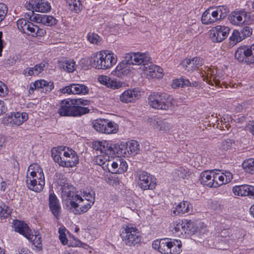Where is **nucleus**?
I'll use <instances>...</instances> for the list:
<instances>
[{
	"label": "nucleus",
	"instance_id": "f8f14e48",
	"mask_svg": "<svg viewBox=\"0 0 254 254\" xmlns=\"http://www.w3.org/2000/svg\"><path fill=\"white\" fill-rule=\"evenodd\" d=\"M138 184L143 190H153L156 184L152 181V176L146 172H141L138 175Z\"/></svg>",
	"mask_w": 254,
	"mask_h": 254
},
{
	"label": "nucleus",
	"instance_id": "aec40b11",
	"mask_svg": "<svg viewBox=\"0 0 254 254\" xmlns=\"http://www.w3.org/2000/svg\"><path fill=\"white\" fill-rule=\"evenodd\" d=\"M214 8L210 7L204 11L201 16L202 23L208 25L219 21Z\"/></svg>",
	"mask_w": 254,
	"mask_h": 254
},
{
	"label": "nucleus",
	"instance_id": "393cba45",
	"mask_svg": "<svg viewBox=\"0 0 254 254\" xmlns=\"http://www.w3.org/2000/svg\"><path fill=\"white\" fill-rule=\"evenodd\" d=\"M214 172L213 171H206L201 173L199 180L202 185L210 188H213L214 182L213 177Z\"/></svg>",
	"mask_w": 254,
	"mask_h": 254
},
{
	"label": "nucleus",
	"instance_id": "5fc2aeb1",
	"mask_svg": "<svg viewBox=\"0 0 254 254\" xmlns=\"http://www.w3.org/2000/svg\"><path fill=\"white\" fill-rule=\"evenodd\" d=\"M7 12V6L3 3H0V23L4 19Z\"/></svg>",
	"mask_w": 254,
	"mask_h": 254
},
{
	"label": "nucleus",
	"instance_id": "6e6d98bb",
	"mask_svg": "<svg viewBox=\"0 0 254 254\" xmlns=\"http://www.w3.org/2000/svg\"><path fill=\"white\" fill-rule=\"evenodd\" d=\"M230 235V232L227 229H224L222 230L220 233L219 235V237L218 238L220 239H234V236L233 235H231V236Z\"/></svg>",
	"mask_w": 254,
	"mask_h": 254
},
{
	"label": "nucleus",
	"instance_id": "412c9836",
	"mask_svg": "<svg viewBox=\"0 0 254 254\" xmlns=\"http://www.w3.org/2000/svg\"><path fill=\"white\" fill-rule=\"evenodd\" d=\"M139 96L140 94L138 91L133 89L125 91L121 94L120 99L122 102L128 103L136 100Z\"/></svg>",
	"mask_w": 254,
	"mask_h": 254
},
{
	"label": "nucleus",
	"instance_id": "c03bdc74",
	"mask_svg": "<svg viewBox=\"0 0 254 254\" xmlns=\"http://www.w3.org/2000/svg\"><path fill=\"white\" fill-rule=\"evenodd\" d=\"M234 143L235 141L233 139H225L221 141L220 148L221 150H228L232 148Z\"/></svg>",
	"mask_w": 254,
	"mask_h": 254
},
{
	"label": "nucleus",
	"instance_id": "09e8293b",
	"mask_svg": "<svg viewBox=\"0 0 254 254\" xmlns=\"http://www.w3.org/2000/svg\"><path fill=\"white\" fill-rule=\"evenodd\" d=\"M242 39L243 40L247 37L250 36L252 34V29L250 27L246 26L239 31Z\"/></svg>",
	"mask_w": 254,
	"mask_h": 254
},
{
	"label": "nucleus",
	"instance_id": "c756f323",
	"mask_svg": "<svg viewBox=\"0 0 254 254\" xmlns=\"http://www.w3.org/2000/svg\"><path fill=\"white\" fill-rule=\"evenodd\" d=\"M249 185H243L241 186H236L233 188V193L236 195L248 196Z\"/></svg>",
	"mask_w": 254,
	"mask_h": 254
},
{
	"label": "nucleus",
	"instance_id": "58836bf2",
	"mask_svg": "<svg viewBox=\"0 0 254 254\" xmlns=\"http://www.w3.org/2000/svg\"><path fill=\"white\" fill-rule=\"evenodd\" d=\"M246 235L247 232L245 230L242 229L237 230L235 235L234 236L236 242L235 245L238 246L239 244H241Z\"/></svg>",
	"mask_w": 254,
	"mask_h": 254
},
{
	"label": "nucleus",
	"instance_id": "4c0bfd02",
	"mask_svg": "<svg viewBox=\"0 0 254 254\" xmlns=\"http://www.w3.org/2000/svg\"><path fill=\"white\" fill-rule=\"evenodd\" d=\"M207 74L206 75L207 78L206 82L209 84L213 85V82L215 84L216 86L219 85L220 81L217 79L216 76L213 75L212 74L214 73V71H211L210 68H207Z\"/></svg>",
	"mask_w": 254,
	"mask_h": 254
},
{
	"label": "nucleus",
	"instance_id": "8fccbe9b",
	"mask_svg": "<svg viewBox=\"0 0 254 254\" xmlns=\"http://www.w3.org/2000/svg\"><path fill=\"white\" fill-rule=\"evenodd\" d=\"M230 41L233 42L234 43H237L241 41L242 39L240 35L239 30H234L232 35L230 37Z\"/></svg>",
	"mask_w": 254,
	"mask_h": 254
},
{
	"label": "nucleus",
	"instance_id": "f3484780",
	"mask_svg": "<svg viewBox=\"0 0 254 254\" xmlns=\"http://www.w3.org/2000/svg\"><path fill=\"white\" fill-rule=\"evenodd\" d=\"M17 26L21 32L28 35H32L34 33V29L37 28V25L24 18L20 19L17 21Z\"/></svg>",
	"mask_w": 254,
	"mask_h": 254
},
{
	"label": "nucleus",
	"instance_id": "6ab92c4d",
	"mask_svg": "<svg viewBox=\"0 0 254 254\" xmlns=\"http://www.w3.org/2000/svg\"><path fill=\"white\" fill-rule=\"evenodd\" d=\"M29 4L33 10L40 12H47L51 8L50 4L44 0H31Z\"/></svg>",
	"mask_w": 254,
	"mask_h": 254
},
{
	"label": "nucleus",
	"instance_id": "cd10ccee",
	"mask_svg": "<svg viewBox=\"0 0 254 254\" xmlns=\"http://www.w3.org/2000/svg\"><path fill=\"white\" fill-rule=\"evenodd\" d=\"M183 222L184 224L183 226L185 233L191 235L197 232L198 227L191 220L185 219L183 220Z\"/></svg>",
	"mask_w": 254,
	"mask_h": 254
},
{
	"label": "nucleus",
	"instance_id": "774afa93",
	"mask_svg": "<svg viewBox=\"0 0 254 254\" xmlns=\"http://www.w3.org/2000/svg\"><path fill=\"white\" fill-rule=\"evenodd\" d=\"M30 252L26 248L19 247L17 250L15 251L14 254H29Z\"/></svg>",
	"mask_w": 254,
	"mask_h": 254
},
{
	"label": "nucleus",
	"instance_id": "c85d7f7f",
	"mask_svg": "<svg viewBox=\"0 0 254 254\" xmlns=\"http://www.w3.org/2000/svg\"><path fill=\"white\" fill-rule=\"evenodd\" d=\"M59 66L68 72H73L76 69V64L73 60H67L61 62L59 63Z\"/></svg>",
	"mask_w": 254,
	"mask_h": 254
},
{
	"label": "nucleus",
	"instance_id": "2eb2a0df",
	"mask_svg": "<svg viewBox=\"0 0 254 254\" xmlns=\"http://www.w3.org/2000/svg\"><path fill=\"white\" fill-rule=\"evenodd\" d=\"M62 93L73 94H86L89 92L88 88L82 84H70L60 89Z\"/></svg>",
	"mask_w": 254,
	"mask_h": 254
},
{
	"label": "nucleus",
	"instance_id": "6e6552de",
	"mask_svg": "<svg viewBox=\"0 0 254 254\" xmlns=\"http://www.w3.org/2000/svg\"><path fill=\"white\" fill-rule=\"evenodd\" d=\"M120 236L126 245L128 246H134L141 242L138 230L130 225H124L121 228Z\"/></svg>",
	"mask_w": 254,
	"mask_h": 254
},
{
	"label": "nucleus",
	"instance_id": "4be33fe9",
	"mask_svg": "<svg viewBox=\"0 0 254 254\" xmlns=\"http://www.w3.org/2000/svg\"><path fill=\"white\" fill-rule=\"evenodd\" d=\"M236 242L235 239H220L218 238L214 242L215 248L225 250L228 249L230 247H235Z\"/></svg>",
	"mask_w": 254,
	"mask_h": 254
},
{
	"label": "nucleus",
	"instance_id": "3c124183",
	"mask_svg": "<svg viewBox=\"0 0 254 254\" xmlns=\"http://www.w3.org/2000/svg\"><path fill=\"white\" fill-rule=\"evenodd\" d=\"M158 125V129L163 131L169 130L171 127V125L165 120H159V124Z\"/></svg>",
	"mask_w": 254,
	"mask_h": 254
},
{
	"label": "nucleus",
	"instance_id": "bb28decb",
	"mask_svg": "<svg viewBox=\"0 0 254 254\" xmlns=\"http://www.w3.org/2000/svg\"><path fill=\"white\" fill-rule=\"evenodd\" d=\"M191 204L187 201H184L179 203L172 211L175 215L183 214L189 212L190 208H191Z\"/></svg>",
	"mask_w": 254,
	"mask_h": 254
},
{
	"label": "nucleus",
	"instance_id": "0eeeda50",
	"mask_svg": "<svg viewBox=\"0 0 254 254\" xmlns=\"http://www.w3.org/2000/svg\"><path fill=\"white\" fill-rule=\"evenodd\" d=\"M89 111L88 108L76 106L73 99H67L61 101L58 113L61 116L80 117Z\"/></svg>",
	"mask_w": 254,
	"mask_h": 254
},
{
	"label": "nucleus",
	"instance_id": "13d9d810",
	"mask_svg": "<svg viewBox=\"0 0 254 254\" xmlns=\"http://www.w3.org/2000/svg\"><path fill=\"white\" fill-rule=\"evenodd\" d=\"M47 84V81L44 80H40L35 81L33 83V86L35 89L39 90L41 92L44 88V86Z\"/></svg>",
	"mask_w": 254,
	"mask_h": 254
},
{
	"label": "nucleus",
	"instance_id": "de8ad7c7",
	"mask_svg": "<svg viewBox=\"0 0 254 254\" xmlns=\"http://www.w3.org/2000/svg\"><path fill=\"white\" fill-rule=\"evenodd\" d=\"M66 231L65 228H62L61 227L59 229V239L63 245H65L67 244L68 240L66 238L65 231Z\"/></svg>",
	"mask_w": 254,
	"mask_h": 254
},
{
	"label": "nucleus",
	"instance_id": "e2e57ef3",
	"mask_svg": "<svg viewBox=\"0 0 254 254\" xmlns=\"http://www.w3.org/2000/svg\"><path fill=\"white\" fill-rule=\"evenodd\" d=\"M45 67V64H40L36 65L34 67H32L35 75H38L41 73Z\"/></svg>",
	"mask_w": 254,
	"mask_h": 254
},
{
	"label": "nucleus",
	"instance_id": "2f4dec72",
	"mask_svg": "<svg viewBox=\"0 0 254 254\" xmlns=\"http://www.w3.org/2000/svg\"><path fill=\"white\" fill-rule=\"evenodd\" d=\"M127 152L128 154H137L139 150V144L136 141L131 140L127 142Z\"/></svg>",
	"mask_w": 254,
	"mask_h": 254
},
{
	"label": "nucleus",
	"instance_id": "5701e85b",
	"mask_svg": "<svg viewBox=\"0 0 254 254\" xmlns=\"http://www.w3.org/2000/svg\"><path fill=\"white\" fill-rule=\"evenodd\" d=\"M250 55L248 46L239 47L235 54V57L239 62H244L247 64H250L248 61Z\"/></svg>",
	"mask_w": 254,
	"mask_h": 254
},
{
	"label": "nucleus",
	"instance_id": "f257e3e1",
	"mask_svg": "<svg viewBox=\"0 0 254 254\" xmlns=\"http://www.w3.org/2000/svg\"><path fill=\"white\" fill-rule=\"evenodd\" d=\"M61 190L62 201L74 214L86 212L91 207L90 203H83L82 198L76 194L75 188L68 183L62 185Z\"/></svg>",
	"mask_w": 254,
	"mask_h": 254
},
{
	"label": "nucleus",
	"instance_id": "49530a36",
	"mask_svg": "<svg viewBox=\"0 0 254 254\" xmlns=\"http://www.w3.org/2000/svg\"><path fill=\"white\" fill-rule=\"evenodd\" d=\"M10 208L5 204L0 205V215L4 218L8 217L11 214Z\"/></svg>",
	"mask_w": 254,
	"mask_h": 254
},
{
	"label": "nucleus",
	"instance_id": "423d86ee",
	"mask_svg": "<svg viewBox=\"0 0 254 254\" xmlns=\"http://www.w3.org/2000/svg\"><path fill=\"white\" fill-rule=\"evenodd\" d=\"M148 104L152 108L157 110H173L175 107V101L166 93L153 92L148 97Z\"/></svg>",
	"mask_w": 254,
	"mask_h": 254
},
{
	"label": "nucleus",
	"instance_id": "dca6fc26",
	"mask_svg": "<svg viewBox=\"0 0 254 254\" xmlns=\"http://www.w3.org/2000/svg\"><path fill=\"white\" fill-rule=\"evenodd\" d=\"M49 204L50 210L53 215L57 219H59L61 214V207L59 199L54 193L50 194Z\"/></svg>",
	"mask_w": 254,
	"mask_h": 254
},
{
	"label": "nucleus",
	"instance_id": "20e7f679",
	"mask_svg": "<svg viewBox=\"0 0 254 254\" xmlns=\"http://www.w3.org/2000/svg\"><path fill=\"white\" fill-rule=\"evenodd\" d=\"M109 156L98 155L95 159V162L98 165L102 166L105 170L116 174H122L127 171V165L123 159L116 158L113 160L109 159Z\"/></svg>",
	"mask_w": 254,
	"mask_h": 254
},
{
	"label": "nucleus",
	"instance_id": "680f3d73",
	"mask_svg": "<svg viewBox=\"0 0 254 254\" xmlns=\"http://www.w3.org/2000/svg\"><path fill=\"white\" fill-rule=\"evenodd\" d=\"M73 102H74V104L76 106H80V105H87L90 104V101L88 100H84L83 99H73Z\"/></svg>",
	"mask_w": 254,
	"mask_h": 254
},
{
	"label": "nucleus",
	"instance_id": "0e129e2a",
	"mask_svg": "<svg viewBox=\"0 0 254 254\" xmlns=\"http://www.w3.org/2000/svg\"><path fill=\"white\" fill-rule=\"evenodd\" d=\"M120 87H121V85L119 82H117L116 81L111 79H110L107 85V87L111 88L113 89H118Z\"/></svg>",
	"mask_w": 254,
	"mask_h": 254
},
{
	"label": "nucleus",
	"instance_id": "ea45409f",
	"mask_svg": "<svg viewBox=\"0 0 254 254\" xmlns=\"http://www.w3.org/2000/svg\"><path fill=\"white\" fill-rule=\"evenodd\" d=\"M213 177L214 186L213 188H217L223 184H225V180L224 175L222 173H214Z\"/></svg>",
	"mask_w": 254,
	"mask_h": 254
},
{
	"label": "nucleus",
	"instance_id": "a211bd4d",
	"mask_svg": "<svg viewBox=\"0 0 254 254\" xmlns=\"http://www.w3.org/2000/svg\"><path fill=\"white\" fill-rule=\"evenodd\" d=\"M202 64V60L198 57L192 59H186L183 63L185 70L188 72H192L197 69Z\"/></svg>",
	"mask_w": 254,
	"mask_h": 254
},
{
	"label": "nucleus",
	"instance_id": "69168bd1",
	"mask_svg": "<svg viewBox=\"0 0 254 254\" xmlns=\"http://www.w3.org/2000/svg\"><path fill=\"white\" fill-rule=\"evenodd\" d=\"M175 173L178 175L179 178L184 179L187 177V172L183 168H180Z\"/></svg>",
	"mask_w": 254,
	"mask_h": 254
},
{
	"label": "nucleus",
	"instance_id": "f03ea898",
	"mask_svg": "<svg viewBox=\"0 0 254 254\" xmlns=\"http://www.w3.org/2000/svg\"><path fill=\"white\" fill-rule=\"evenodd\" d=\"M59 146L53 148L51 155L54 161L63 167H72L79 162L78 157L76 152L72 149Z\"/></svg>",
	"mask_w": 254,
	"mask_h": 254
},
{
	"label": "nucleus",
	"instance_id": "1a4fd4ad",
	"mask_svg": "<svg viewBox=\"0 0 254 254\" xmlns=\"http://www.w3.org/2000/svg\"><path fill=\"white\" fill-rule=\"evenodd\" d=\"M15 231L23 235L30 241L33 243L37 248L40 247L42 244L41 237L39 234L35 233V235L31 234V230L27 224L20 220H16L14 222Z\"/></svg>",
	"mask_w": 254,
	"mask_h": 254
},
{
	"label": "nucleus",
	"instance_id": "a18cd8bd",
	"mask_svg": "<svg viewBox=\"0 0 254 254\" xmlns=\"http://www.w3.org/2000/svg\"><path fill=\"white\" fill-rule=\"evenodd\" d=\"M88 40L91 43L96 45L101 44V38L97 34L94 33H89L88 35Z\"/></svg>",
	"mask_w": 254,
	"mask_h": 254
},
{
	"label": "nucleus",
	"instance_id": "f704fd0d",
	"mask_svg": "<svg viewBox=\"0 0 254 254\" xmlns=\"http://www.w3.org/2000/svg\"><path fill=\"white\" fill-rule=\"evenodd\" d=\"M30 177H34L36 176L38 174H44L42 169L40 167V165L37 163H34L30 165L28 167V171H30Z\"/></svg>",
	"mask_w": 254,
	"mask_h": 254
},
{
	"label": "nucleus",
	"instance_id": "72a5a7b5",
	"mask_svg": "<svg viewBox=\"0 0 254 254\" xmlns=\"http://www.w3.org/2000/svg\"><path fill=\"white\" fill-rule=\"evenodd\" d=\"M182 242L180 240H174L170 245L171 253L169 254H179L182 252Z\"/></svg>",
	"mask_w": 254,
	"mask_h": 254
},
{
	"label": "nucleus",
	"instance_id": "7ed1b4c3",
	"mask_svg": "<svg viewBox=\"0 0 254 254\" xmlns=\"http://www.w3.org/2000/svg\"><path fill=\"white\" fill-rule=\"evenodd\" d=\"M142 53L126 54L125 60L120 63L112 73L119 77L123 78L131 72V65H140L142 63Z\"/></svg>",
	"mask_w": 254,
	"mask_h": 254
},
{
	"label": "nucleus",
	"instance_id": "7c9ffc66",
	"mask_svg": "<svg viewBox=\"0 0 254 254\" xmlns=\"http://www.w3.org/2000/svg\"><path fill=\"white\" fill-rule=\"evenodd\" d=\"M106 119H98L94 121L93 127L99 132L106 133Z\"/></svg>",
	"mask_w": 254,
	"mask_h": 254
},
{
	"label": "nucleus",
	"instance_id": "39448f33",
	"mask_svg": "<svg viewBox=\"0 0 254 254\" xmlns=\"http://www.w3.org/2000/svg\"><path fill=\"white\" fill-rule=\"evenodd\" d=\"M117 62V56L113 53L107 51H100L93 54L89 59L90 64L98 69L110 68Z\"/></svg>",
	"mask_w": 254,
	"mask_h": 254
},
{
	"label": "nucleus",
	"instance_id": "4468645a",
	"mask_svg": "<svg viewBox=\"0 0 254 254\" xmlns=\"http://www.w3.org/2000/svg\"><path fill=\"white\" fill-rule=\"evenodd\" d=\"M32 15L30 16V19L31 21L36 23H42L47 26H54L57 24V19L52 16L45 14H34L32 10Z\"/></svg>",
	"mask_w": 254,
	"mask_h": 254
},
{
	"label": "nucleus",
	"instance_id": "052dcab7",
	"mask_svg": "<svg viewBox=\"0 0 254 254\" xmlns=\"http://www.w3.org/2000/svg\"><path fill=\"white\" fill-rule=\"evenodd\" d=\"M250 53V58H248V62L250 64L254 63V44L251 46H248Z\"/></svg>",
	"mask_w": 254,
	"mask_h": 254
},
{
	"label": "nucleus",
	"instance_id": "864d4df0",
	"mask_svg": "<svg viewBox=\"0 0 254 254\" xmlns=\"http://www.w3.org/2000/svg\"><path fill=\"white\" fill-rule=\"evenodd\" d=\"M111 149V155H115L117 154L118 155H123V153L121 152L120 149V147L119 144H110V147Z\"/></svg>",
	"mask_w": 254,
	"mask_h": 254
},
{
	"label": "nucleus",
	"instance_id": "c9c22d12",
	"mask_svg": "<svg viewBox=\"0 0 254 254\" xmlns=\"http://www.w3.org/2000/svg\"><path fill=\"white\" fill-rule=\"evenodd\" d=\"M219 20L224 19L229 12V9L225 6H219L214 8Z\"/></svg>",
	"mask_w": 254,
	"mask_h": 254
},
{
	"label": "nucleus",
	"instance_id": "a878e982",
	"mask_svg": "<svg viewBox=\"0 0 254 254\" xmlns=\"http://www.w3.org/2000/svg\"><path fill=\"white\" fill-rule=\"evenodd\" d=\"M247 15L246 12L243 10L233 11L229 15V19L232 24L239 25L244 22L243 18H245Z\"/></svg>",
	"mask_w": 254,
	"mask_h": 254
},
{
	"label": "nucleus",
	"instance_id": "9b49d317",
	"mask_svg": "<svg viewBox=\"0 0 254 254\" xmlns=\"http://www.w3.org/2000/svg\"><path fill=\"white\" fill-rule=\"evenodd\" d=\"M28 117L27 113L16 112L8 115L4 120V123L11 126H19L27 121Z\"/></svg>",
	"mask_w": 254,
	"mask_h": 254
},
{
	"label": "nucleus",
	"instance_id": "79ce46f5",
	"mask_svg": "<svg viewBox=\"0 0 254 254\" xmlns=\"http://www.w3.org/2000/svg\"><path fill=\"white\" fill-rule=\"evenodd\" d=\"M140 68L145 72V73L147 75L150 76L152 78H161L158 74L157 73L155 70L152 67H148L144 69V67H143V63H141V64H140Z\"/></svg>",
	"mask_w": 254,
	"mask_h": 254
},
{
	"label": "nucleus",
	"instance_id": "b1692460",
	"mask_svg": "<svg viewBox=\"0 0 254 254\" xmlns=\"http://www.w3.org/2000/svg\"><path fill=\"white\" fill-rule=\"evenodd\" d=\"M143 57L142 58V63H143V67L144 68H149L152 67L154 70L156 71L157 74L162 78L163 77L162 72L163 69L158 66L154 65L150 61L151 58L147 53H142Z\"/></svg>",
	"mask_w": 254,
	"mask_h": 254
},
{
	"label": "nucleus",
	"instance_id": "603ef678",
	"mask_svg": "<svg viewBox=\"0 0 254 254\" xmlns=\"http://www.w3.org/2000/svg\"><path fill=\"white\" fill-rule=\"evenodd\" d=\"M184 223L183 222V220H182L181 222H177L176 221L174 223V228L173 229L175 231V233H180L181 234L184 232Z\"/></svg>",
	"mask_w": 254,
	"mask_h": 254
},
{
	"label": "nucleus",
	"instance_id": "a19ab883",
	"mask_svg": "<svg viewBox=\"0 0 254 254\" xmlns=\"http://www.w3.org/2000/svg\"><path fill=\"white\" fill-rule=\"evenodd\" d=\"M106 124V133H114L117 131L118 129V125L116 123L107 120Z\"/></svg>",
	"mask_w": 254,
	"mask_h": 254
},
{
	"label": "nucleus",
	"instance_id": "ddd939ff",
	"mask_svg": "<svg viewBox=\"0 0 254 254\" xmlns=\"http://www.w3.org/2000/svg\"><path fill=\"white\" fill-rule=\"evenodd\" d=\"M26 183L28 188L34 191L40 192L43 190L45 186V177L44 174H39L38 181L34 177L27 175Z\"/></svg>",
	"mask_w": 254,
	"mask_h": 254
},
{
	"label": "nucleus",
	"instance_id": "9d476101",
	"mask_svg": "<svg viewBox=\"0 0 254 254\" xmlns=\"http://www.w3.org/2000/svg\"><path fill=\"white\" fill-rule=\"evenodd\" d=\"M229 32L228 27L217 25L211 29L210 38L214 42H221L227 37Z\"/></svg>",
	"mask_w": 254,
	"mask_h": 254
},
{
	"label": "nucleus",
	"instance_id": "bf43d9fd",
	"mask_svg": "<svg viewBox=\"0 0 254 254\" xmlns=\"http://www.w3.org/2000/svg\"><path fill=\"white\" fill-rule=\"evenodd\" d=\"M46 33V30L45 29L40 28L38 26H37V28L34 29V33L32 34L33 37H37V36H44Z\"/></svg>",
	"mask_w": 254,
	"mask_h": 254
},
{
	"label": "nucleus",
	"instance_id": "e433bc0d",
	"mask_svg": "<svg viewBox=\"0 0 254 254\" xmlns=\"http://www.w3.org/2000/svg\"><path fill=\"white\" fill-rule=\"evenodd\" d=\"M244 170L249 173H254V159L250 158L244 161L242 164Z\"/></svg>",
	"mask_w": 254,
	"mask_h": 254
},
{
	"label": "nucleus",
	"instance_id": "473e14b6",
	"mask_svg": "<svg viewBox=\"0 0 254 254\" xmlns=\"http://www.w3.org/2000/svg\"><path fill=\"white\" fill-rule=\"evenodd\" d=\"M170 245L171 241H169L168 239H161L159 252L163 254H169L171 253Z\"/></svg>",
	"mask_w": 254,
	"mask_h": 254
},
{
	"label": "nucleus",
	"instance_id": "338daca9",
	"mask_svg": "<svg viewBox=\"0 0 254 254\" xmlns=\"http://www.w3.org/2000/svg\"><path fill=\"white\" fill-rule=\"evenodd\" d=\"M110 78L106 75H100L98 77V81L106 85L107 87L108 84L110 81Z\"/></svg>",
	"mask_w": 254,
	"mask_h": 254
},
{
	"label": "nucleus",
	"instance_id": "37998d69",
	"mask_svg": "<svg viewBox=\"0 0 254 254\" xmlns=\"http://www.w3.org/2000/svg\"><path fill=\"white\" fill-rule=\"evenodd\" d=\"M66 3L69 6H73L74 11L77 13L82 8V5L80 0H66Z\"/></svg>",
	"mask_w": 254,
	"mask_h": 254
},
{
	"label": "nucleus",
	"instance_id": "4d7b16f0",
	"mask_svg": "<svg viewBox=\"0 0 254 254\" xmlns=\"http://www.w3.org/2000/svg\"><path fill=\"white\" fill-rule=\"evenodd\" d=\"M92 147L95 150L102 153V150L105 149V145H103V142L95 141L92 143Z\"/></svg>",
	"mask_w": 254,
	"mask_h": 254
}]
</instances>
